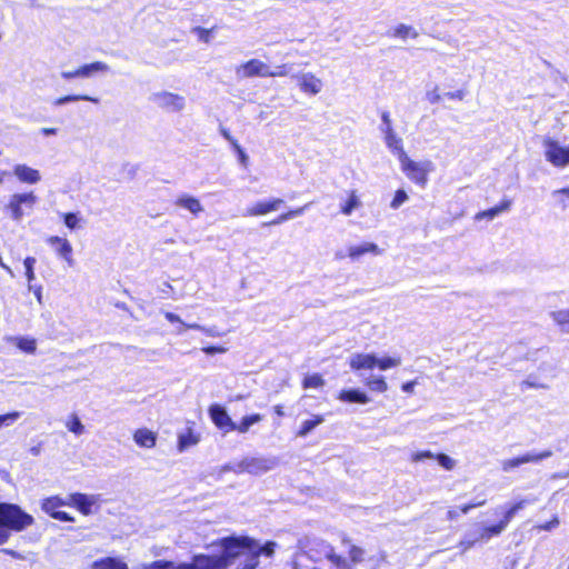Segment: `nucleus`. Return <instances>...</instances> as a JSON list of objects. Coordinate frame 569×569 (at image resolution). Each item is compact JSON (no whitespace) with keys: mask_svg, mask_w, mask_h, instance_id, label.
Segmentation results:
<instances>
[{"mask_svg":"<svg viewBox=\"0 0 569 569\" xmlns=\"http://www.w3.org/2000/svg\"><path fill=\"white\" fill-rule=\"evenodd\" d=\"M545 158L557 168L569 166V146H561L559 141L546 137L542 141Z\"/></svg>","mask_w":569,"mask_h":569,"instance_id":"nucleus-4","label":"nucleus"},{"mask_svg":"<svg viewBox=\"0 0 569 569\" xmlns=\"http://www.w3.org/2000/svg\"><path fill=\"white\" fill-rule=\"evenodd\" d=\"M507 527L499 521L497 525L485 527L479 539L483 541L490 540L495 536H499Z\"/></svg>","mask_w":569,"mask_h":569,"instance_id":"nucleus-33","label":"nucleus"},{"mask_svg":"<svg viewBox=\"0 0 569 569\" xmlns=\"http://www.w3.org/2000/svg\"><path fill=\"white\" fill-rule=\"evenodd\" d=\"M521 387L535 388V389H548L547 383L539 382L533 375H529L526 380L521 382Z\"/></svg>","mask_w":569,"mask_h":569,"instance_id":"nucleus-47","label":"nucleus"},{"mask_svg":"<svg viewBox=\"0 0 569 569\" xmlns=\"http://www.w3.org/2000/svg\"><path fill=\"white\" fill-rule=\"evenodd\" d=\"M17 346L27 353H33L37 349L34 339L20 338Z\"/></svg>","mask_w":569,"mask_h":569,"instance_id":"nucleus-46","label":"nucleus"},{"mask_svg":"<svg viewBox=\"0 0 569 569\" xmlns=\"http://www.w3.org/2000/svg\"><path fill=\"white\" fill-rule=\"evenodd\" d=\"M279 465V459L273 456L268 457H246L241 460V468L244 469V472L250 475L260 476L266 473L272 469H274Z\"/></svg>","mask_w":569,"mask_h":569,"instance_id":"nucleus-5","label":"nucleus"},{"mask_svg":"<svg viewBox=\"0 0 569 569\" xmlns=\"http://www.w3.org/2000/svg\"><path fill=\"white\" fill-rule=\"evenodd\" d=\"M427 99L430 103H438L441 100V96L438 93L437 88L427 92Z\"/></svg>","mask_w":569,"mask_h":569,"instance_id":"nucleus-58","label":"nucleus"},{"mask_svg":"<svg viewBox=\"0 0 569 569\" xmlns=\"http://www.w3.org/2000/svg\"><path fill=\"white\" fill-rule=\"evenodd\" d=\"M299 86L302 91L309 92L311 94L319 93L322 88L321 80L311 73L302 74Z\"/></svg>","mask_w":569,"mask_h":569,"instance_id":"nucleus-19","label":"nucleus"},{"mask_svg":"<svg viewBox=\"0 0 569 569\" xmlns=\"http://www.w3.org/2000/svg\"><path fill=\"white\" fill-rule=\"evenodd\" d=\"M36 202L37 196L33 192L14 193L11 196L8 204L4 207V210L10 212L12 220L20 221L23 217L22 206L32 208Z\"/></svg>","mask_w":569,"mask_h":569,"instance_id":"nucleus-8","label":"nucleus"},{"mask_svg":"<svg viewBox=\"0 0 569 569\" xmlns=\"http://www.w3.org/2000/svg\"><path fill=\"white\" fill-rule=\"evenodd\" d=\"M381 249L373 242H365L359 246H351L348 249V254L351 259H358L366 253L378 256L381 254Z\"/></svg>","mask_w":569,"mask_h":569,"instance_id":"nucleus-17","label":"nucleus"},{"mask_svg":"<svg viewBox=\"0 0 569 569\" xmlns=\"http://www.w3.org/2000/svg\"><path fill=\"white\" fill-rule=\"evenodd\" d=\"M393 37L407 39L408 37L417 38L418 32L411 27L407 26L405 23H400L395 30H393Z\"/></svg>","mask_w":569,"mask_h":569,"instance_id":"nucleus-38","label":"nucleus"},{"mask_svg":"<svg viewBox=\"0 0 569 569\" xmlns=\"http://www.w3.org/2000/svg\"><path fill=\"white\" fill-rule=\"evenodd\" d=\"M552 320L561 328V331L569 333V308L552 311L550 313Z\"/></svg>","mask_w":569,"mask_h":569,"instance_id":"nucleus-30","label":"nucleus"},{"mask_svg":"<svg viewBox=\"0 0 569 569\" xmlns=\"http://www.w3.org/2000/svg\"><path fill=\"white\" fill-rule=\"evenodd\" d=\"M52 518L64 522L73 521V518L69 513L60 510H58L56 513H52Z\"/></svg>","mask_w":569,"mask_h":569,"instance_id":"nucleus-56","label":"nucleus"},{"mask_svg":"<svg viewBox=\"0 0 569 569\" xmlns=\"http://www.w3.org/2000/svg\"><path fill=\"white\" fill-rule=\"evenodd\" d=\"M33 521V517L18 505L0 503V546L9 540L11 531H22Z\"/></svg>","mask_w":569,"mask_h":569,"instance_id":"nucleus-1","label":"nucleus"},{"mask_svg":"<svg viewBox=\"0 0 569 569\" xmlns=\"http://www.w3.org/2000/svg\"><path fill=\"white\" fill-rule=\"evenodd\" d=\"M342 543L349 546V558L351 563L357 565L363 561L366 553L365 549L356 545H351V540L348 537L342 538Z\"/></svg>","mask_w":569,"mask_h":569,"instance_id":"nucleus-29","label":"nucleus"},{"mask_svg":"<svg viewBox=\"0 0 569 569\" xmlns=\"http://www.w3.org/2000/svg\"><path fill=\"white\" fill-rule=\"evenodd\" d=\"M408 200V194L403 189H398L390 202V208L397 210Z\"/></svg>","mask_w":569,"mask_h":569,"instance_id":"nucleus-45","label":"nucleus"},{"mask_svg":"<svg viewBox=\"0 0 569 569\" xmlns=\"http://www.w3.org/2000/svg\"><path fill=\"white\" fill-rule=\"evenodd\" d=\"M325 421V418L320 415H313L311 419L305 420L300 429L297 432V437H307L316 427L321 425Z\"/></svg>","mask_w":569,"mask_h":569,"instance_id":"nucleus-26","label":"nucleus"},{"mask_svg":"<svg viewBox=\"0 0 569 569\" xmlns=\"http://www.w3.org/2000/svg\"><path fill=\"white\" fill-rule=\"evenodd\" d=\"M352 370L373 369L377 365V357L373 353H355L349 361Z\"/></svg>","mask_w":569,"mask_h":569,"instance_id":"nucleus-16","label":"nucleus"},{"mask_svg":"<svg viewBox=\"0 0 569 569\" xmlns=\"http://www.w3.org/2000/svg\"><path fill=\"white\" fill-rule=\"evenodd\" d=\"M21 416L22 412L20 411H12L4 415H0V429L3 427L12 426Z\"/></svg>","mask_w":569,"mask_h":569,"instance_id":"nucleus-43","label":"nucleus"},{"mask_svg":"<svg viewBox=\"0 0 569 569\" xmlns=\"http://www.w3.org/2000/svg\"><path fill=\"white\" fill-rule=\"evenodd\" d=\"M236 73L241 78L267 77L269 73V66L258 59H251L239 66Z\"/></svg>","mask_w":569,"mask_h":569,"instance_id":"nucleus-11","label":"nucleus"},{"mask_svg":"<svg viewBox=\"0 0 569 569\" xmlns=\"http://www.w3.org/2000/svg\"><path fill=\"white\" fill-rule=\"evenodd\" d=\"M276 542L268 541L263 546H259L254 540L251 539V547L249 553H256L257 559L259 560L260 555H266L268 557L272 556L276 548Z\"/></svg>","mask_w":569,"mask_h":569,"instance_id":"nucleus-31","label":"nucleus"},{"mask_svg":"<svg viewBox=\"0 0 569 569\" xmlns=\"http://www.w3.org/2000/svg\"><path fill=\"white\" fill-rule=\"evenodd\" d=\"M261 420L262 416L260 413L244 416L239 423L233 422V425L231 426V430H237L240 433H246L248 432L252 425L258 423Z\"/></svg>","mask_w":569,"mask_h":569,"instance_id":"nucleus-25","label":"nucleus"},{"mask_svg":"<svg viewBox=\"0 0 569 569\" xmlns=\"http://www.w3.org/2000/svg\"><path fill=\"white\" fill-rule=\"evenodd\" d=\"M150 100L168 112H179L186 106L184 97L169 91L154 92Z\"/></svg>","mask_w":569,"mask_h":569,"instance_id":"nucleus-6","label":"nucleus"},{"mask_svg":"<svg viewBox=\"0 0 569 569\" xmlns=\"http://www.w3.org/2000/svg\"><path fill=\"white\" fill-rule=\"evenodd\" d=\"M192 32L198 34L200 41H202L204 43L210 42L211 30L202 28V27H196V28H193Z\"/></svg>","mask_w":569,"mask_h":569,"instance_id":"nucleus-51","label":"nucleus"},{"mask_svg":"<svg viewBox=\"0 0 569 569\" xmlns=\"http://www.w3.org/2000/svg\"><path fill=\"white\" fill-rule=\"evenodd\" d=\"M258 565L259 560L257 559V555L248 553L242 567L238 569H257Z\"/></svg>","mask_w":569,"mask_h":569,"instance_id":"nucleus-50","label":"nucleus"},{"mask_svg":"<svg viewBox=\"0 0 569 569\" xmlns=\"http://www.w3.org/2000/svg\"><path fill=\"white\" fill-rule=\"evenodd\" d=\"M198 437L189 429L187 433L179 435L178 447L180 451L186 450L188 447L196 445Z\"/></svg>","mask_w":569,"mask_h":569,"instance_id":"nucleus-36","label":"nucleus"},{"mask_svg":"<svg viewBox=\"0 0 569 569\" xmlns=\"http://www.w3.org/2000/svg\"><path fill=\"white\" fill-rule=\"evenodd\" d=\"M283 202L282 199H273L269 202H258L252 208L247 210V216H262L270 211H274L279 208V206Z\"/></svg>","mask_w":569,"mask_h":569,"instance_id":"nucleus-18","label":"nucleus"},{"mask_svg":"<svg viewBox=\"0 0 569 569\" xmlns=\"http://www.w3.org/2000/svg\"><path fill=\"white\" fill-rule=\"evenodd\" d=\"M63 222L64 224L73 230L78 227V223H79V217L77 213H73V212H68V213H63Z\"/></svg>","mask_w":569,"mask_h":569,"instance_id":"nucleus-49","label":"nucleus"},{"mask_svg":"<svg viewBox=\"0 0 569 569\" xmlns=\"http://www.w3.org/2000/svg\"><path fill=\"white\" fill-rule=\"evenodd\" d=\"M436 460L446 470H452L456 466L455 460L446 453L436 455Z\"/></svg>","mask_w":569,"mask_h":569,"instance_id":"nucleus-48","label":"nucleus"},{"mask_svg":"<svg viewBox=\"0 0 569 569\" xmlns=\"http://www.w3.org/2000/svg\"><path fill=\"white\" fill-rule=\"evenodd\" d=\"M184 329H194V330H206L204 327L198 325V323H186L183 322V327H181L179 330H178V333L181 335L183 332Z\"/></svg>","mask_w":569,"mask_h":569,"instance_id":"nucleus-61","label":"nucleus"},{"mask_svg":"<svg viewBox=\"0 0 569 569\" xmlns=\"http://www.w3.org/2000/svg\"><path fill=\"white\" fill-rule=\"evenodd\" d=\"M240 466H241V461H239L237 463H231V462L227 463L221 467V472L233 471L236 473H242V472H244V469H242Z\"/></svg>","mask_w":569,"mask_h":569,"instance_id":"nucleus-52","label":"nucleus"},{"mask_svg":"<svg viewBox=\"0 0 569 569\" xmlns=\"http://www.w3.org/2000/svg\"><path fill=\"white\" fill-rule=\"evenodd\" d=\"M339 400L343 402H355V403H368L370 401V398L359 389H348L342 390L339 393Z\"/></svg>","mask_w":569,"mask_h":569,"instance_id":"nucleus-21","label":"nucleus"},{"mask_svg":"<svg viewBox=\"0 0 569 569\" xmlns=\"http://www.w3.org/2000/svg\"><path fill=\"white\" fill-rule=\"evenodd\" d=\"M202 351L206 355L212 356V355H216V353H223V352L227 351V349L224 347L209 346V347L202 348Z\"/></svg>","mask_w":569,"mask_h":569,"instance_id":"nucleus-55","label":"nucleus"},{"mask_svg":"<svg viewBox=\"0 0 569 569\" xmlns=\"http://www.w3.org/2000/svg\"><path fill=\"white\" fill-rule=\"evenodd\" d=\"M209 416L213 423L220 428H228V430H231V426L233 425L232 419L229 417L227 410L220 406V405H212L209 408Z\"/></svg>","mask_w":569,"mask_h":569,"instance_id":"nucleus-12","label":"nucleus"},{"mask_svg":"<svg viewBox=\"0 0 569 569\" xmlns=\"http://www.w3.org/2000/svg\"><path fill=\"white\" fill-rule=\"evenodd\" d=\"M47 241L51 246H57V248H56L57 253L61 258H63L68 262L69 266L73 264L72 247L67 239L58 237V236H51L48 238Z\"/></svg>","mask_w":569,"mask_h":569,"instance_id":"nucleus-14","label":"nucleus"},{"mask_svg":"<svg viewBox=\"0 0 569 569\" xmlns=\"http://www.w3.org/2000/svg\"><path fill=\"white\" fill-rule=\"evenodd\" d=\"M366 385L372 391L385 392L388 389V385L382 376L367 379Z\"/></svg>","mask_w":569,"mask_h":569,"instance_id":"nucleus-37","label":"nucleus"},{"mask_svg":"<svg viewBox=\"0 0 569 569\" xmlns=\"http://www.w3.org/2000/svg\"><path fill=\"white\" fill-rule=\"evenodd\" d=\"M401 365L400 357H383L381 359L377 358V365L380 370H387L389 368H395Z\"/></svg>","mask_w":569,"mask_h":569,"instance_id":"nucleus-39","label":"nucleus"},{"mask_svg":"<svg viewBox=\"0 0 569 569\" xmlns=\"http://www.w3.org/2000/svg\"><path fill=\"white\" fill-rule=\"evenodd\" d=\"M220 546L222 552L216 557L227 569L238 558L246 560L248 552H250L251 539L248 537H227L220 540Z\"/></svg>","mask_w":569,"mask_h":569,"instance_id":"nucleus-2","label":"nucleus"},{"mask_svg":"<svg viewBox=\"0 0 569 569\" xmlns=\"http://www.w3.org/2000/svg\"><path fill=\"white\" fill-rule=\"evenodd\" d=\"M551 197L562 209H566L569 201V187L552 191Z\"/></svg>","mask_w":569,"mask_h":569,"instance_id":"nucleus-41","label":"nucleus"},{"mask_svg":"<svg viewBox=\"0 0 569 569\" xmlns=\"http://www.w3.org/2000/svg\"><path fill=\"white\" fill-rule=\"evenodd\" d=\"M70 503L73 505L82 515H90L92 506L97 502L96 496H89L86 493H71L69 496Z\"/></svg>","mask_w":569,"mask_h":569,"instance_id":"nucleus-13","label":"nucleus"},{"mask_svg":"<svg viewBox=\"0 0 569 569\" xmlns=\"http://www.w3.org/2000/svg\"><path fill=\"white\" fill-rule=\"evenodd\" d=\"M445 97H447L449 99H457V100L461 101L466 97V91L460 89V90H457V91H453V92H447V93H445Z\"/></svg>","mask_w":569,"mask_h":569,"instance_id":"nucleus-57","label":"nucleus"},{"mask_svg":"<svg viewBox=\"0 0 569 569\" xmlns=\"http://www.w3.org/2000/svg\"><path fill=\"white\" fill-rule=\"evenodd\" d=\"M398 159L400 161L401 169L407 174V177L416 184L425 188L428 182V172L430 171L431 162H416L408 157L406 151L400 152Z\"/></svg>","mask_w":569,"mask_h":569,"instance_id":"nucleus-3","label":"nucleus"},{"mask_svg":"<svg viewBox=\"0 0 569 569\" xmlns=\"http://www.w3.org/2000/svg\"><path fill=\"white\" fill-rule=\"evenodd\" d=\"M558 525H559V520L557 517H555L552 520L540 526V529L545 530V531H550V530L555 529L556 527H558Z\"/></svg>","mask_w":569,"mask_h":569,"instance_id":"nucleus-60","label":"nucleus"},{"mask_svg":"<svg viewBox=\"0 0 569 569\" xmlns=\"http://www.w3.org/2000/svg\"><path fill=\"white\" fill-rule=\"evenodd\" d=\"M13 174L24 183L36 184L41 180L40 172L27 164L14 166Z\"/></svg>","mask_w":569,"mask_h":569,"instance_id":"nucleus-15","label":"nucleus"},{"mask_svg":"<svg viewBox=\"0 0 569 569\" xmlns=\"http://www.w3.org/2000/svg\"><path fill=\"white\" fill-rule=\"evenodd\" d=\"M133 439L140 447L152 448L156 446L157 436L148 429H138L133 435Z\"/></svg>","mask_w":569,"mask_h":569,"instance_id":"nucleus-22","label":"nucleus"},{"mask_svg":"<svg viewBox=\"0 0 569 569\" xmlns=\"http://www.w3.org/2000/svg\"><path fill=\"white\" fill-rule=\"evenodd\" d=\"M482 505H485V500H482V501H475L473 503H468V505L461 507L460 510H461L462 513H468L471 509L480 507Z\"/></svg>","mask_w":569,"mask_h":569,"instance_id":"nucleus-62","label":"nucleus"},{"mask_svg":"<svg viewBox=\"0 0 569 569\" xmlns=\"http://www.w3.org/2000/svg\"><path fill=\"white\" fill-rule=\"evenodd\" d=\"M177 206L189 210L193 214H198L199 212L203 211V207L200 203V201L191 196H182L178 198Z\"/></svg>","mask_w":569,"mask_h":569,"instance_id":"nucleus-24","label":"nucleus"},{"mask_svg":"<svg viewBox=\"0 0 569 569\" xmlns=\"http://www.w3.org/2000/svg\"><path fill=\"white\" fill-rule=\"evenodd\" d=\"M436 459V456L431 451H421L412 456L413 461H422L425 459Z\"/></svg>","mask_w":569,"mask_h":569,"instance_id":"nucleus-54","label":"nucleus"},{"mask_svg":"<svg viewBox=\"0 0 569 569\" xmlns=\"http://www.w3.org/2000/svg\"><path fill=\"white\" fill-rule=\"evenodd\" d=\"M164 317L168 321L170 322H179L181 325V327H183V321L181 320V318L173 313V312H166L164 313Z\"/></svg>","mask_w":569,"mask_h":569,"instance_id":"nucleus-63","label":"nucleus"},{"mask_svg":"<svg viewBox=\"0 0 569 569\" xmlns=\"http://www.w3.org/2000/svg\"><path fill=\"white\" fill-rule=\"evenodd\" d=\"M552 456V452L550 450H545L540 453H536V452H527L525 453L523 456H520V457H517V458H512V459H507V460H503L501 462V469L505 471V472H509L511 471L512 469L523 465V463H529V462H539L543 459H547L549 457Z\"/></svg>","mask_w":569,"mask_h":569,"instance_id":"nucleus-10","label":"nucleus"},{"mask_svg":"<svg viewBox=\"0 0 569 569\" xmlns=\"http://www.w3.org/2000/svg\"><path fill=\"white\" fill-rule=\"evenodd\" d=\"M286 74H287L286 67L281 66V67H278L276 71L269 70V73L267 77H283Z\"/></svg>","mask_w":569,"mask_h":569,"instance_id":"nucleus-64","label":"nucleus"},{"mask_svg":"<svg viewBox=\"0 0 569 569\" xmlns=\"http://www.w3.org/2000/svg\"><path fill=\"white\" fill-rule=\"evenodd\" d=\"M76 101H90L93 103H99V99L94 98V97H90L87 94H68V96L57 98L53 101V106L60 107V106H63V104H67L70 102H76Z\"/></svg>","mask_w":569,"mask_h":569,"instance_id":"nucleus-27","label":"nucleus"},{"mask_svg":"<svg viewBox=\"0 0 569 569\" xmlns=\"http://www.w3.org/2000/svg\"><path fill=\"white\" fill-rule=\"evenodd\" d=\"M24 269H26V277L29 283V290H32L31 282L34 280V264H36V258L33 257H27L23 261Z\"/></svg>","mask_w":569,"mask_h":569,"instance_id":"nucleus-42","label":"nucleus"},{"mask_svg":"<svg viewBox=\"0 0 569 569\" xmlns=\"http://www.w3.org/2000/svg\"><path fill=\"white\" fill-rule=\"evenodd\" d=\"M381 121L382 123L379 129L385 136L386 146L392 153L398 157L400 152H405L402 147V139L396 134L392 128L390 113L388 111H383L381 113Z\"/></svg>","mask_w":569,"mask_h":569,"instance_id":"nucleus-7","label":"nucleus"},{"mask_svg":"<svg viewBox=\"0 0 569 569\" xmlns=\"http://www.w3.org/2000/svg\"><path fill=\"white\" fill-rule=\"evenodd\" d=\"M325 385V380L318 373L306 376L302 381V387L305 389L309 388H320Z\"/></svg>","mask_w":569,"mask_h":569,"instance_id":"nucleus-40","label":"nucleus"},{"mask_svg":"<svg viewBox=\"0 0 569 569\" xmlns=\"http://www.w3.org/2000/svg\"><path fill=\"white\" fill-rule=\"evenodd\" d=\"M326 558L337 568V569H352L351 563L343 557L337 555L335 549L331 546L327 547Z\"/></svg>","mask_w":569,"mask_h":569,"instance_id":"nucleus-28","label":"nucleus"},{"mask_svg":"<svg viewBox=\"0 0 569 569\" xmlns=\"http://www.w3.org/2000/svg\"><path fill=\"white\" fill-rule=\"evenodd\" d=\"M308 206L309 204H305L302 207H299L297 209H293L286 213H282L279 217H277L274 220H272L271 222H267L266 224H281L288 220L300 217L305 212V210L307 209Z\"/></svg>","mask_w":569,"mask_h":569,"instance_id":"nucleus-32","label":"nucleus"},{"mask_svg":"<svg viewBox=\"0 0 569 569\" xmlns=\"http://www.w3.org/2000/svg\"><path fill=\"white\" fill-rule=\"evenodd\" d=\"M536 502V498H526V499H522L516 503H513L511 507L512 509H515L516 512L522 510L523 508H526L528 505H532Z\"/></svg>","mask_w":569,"mask_h":569,"instance_id":"nucleus-53","label":"nucleus"},{"mask_svg":"<svg viewBox=\"0 0 569 569\" xmlns=\"http://www.w3.org/2000/svg\"><path fill=\"white\" fill-rule=\"evenodd\" d=\"M360 206V201L355 192L351 193L348 201L341 207V212L346 216H350L352 211Z\"/></svg>","mask_w":569,"mask_h":569,"instance_id":"nucleus-44","label":"nucleus"},{"mask_svg":"<svg viewBox=\"0 0 569 569\" xmlns=\"http://www.w3.org/2000/svg\"><path fill=\"white\" fill-rule=\"evenodd\" d=\"M510 207H511V200L505 199L501 201L500 204H498L493 208H490L488 210L478 212L476 214L475 219L476 220H482V219L493 220L501 212L508 211L510 209Z\"/></svg>","mask_w":569,"mask_h":569,"instance_id":"nucleus-20","label":"nucleus"},{"mask_svg":"<svg viewBox=\"0 0 569 569\" xmlns=\"http://www.w3.org/2000/svg\"><path fill=\"white\" fill-rule=\"evenodd\" d=\"M92 569H129L128 565L122 560L113 557H107L96 560L92 563Z\"/></svg>","mask_w":569,"mask_h":569,"instance_id":"nucleus-23","label":"nucleus"},{"mask_svg":"<svg viewBox=\"0 0 569 569\" xmlns=\"http://www.w3.org/2000/svg\"><path fill=\"white\" fill-rule=\"evenodd\" d=\"M109 71V66L102 61H96L89 64H83L73 71H62L61 77L64 80L74 78H91L97 72Z\"/></svg>","mask_w":569,"mask_h":569,"instance_id":"nucleus-9","label":"nucleus"},{"mask_svg":"<svg viewBox=\"0 0 569 569\" xmlns=\"http://www.w3.org/2000/svg\"><path fill=\"white\" fill-rule=\"evenodd\" d=\"M63 505L64 502L59 497H50L43 500L42 510L52 517V513H56L58 508Z\"/></svg>","mask_w":569,"mask_h":569,"instance_id":"nucleus-34","label":"nucleus"},{"mask_svg":"<svg viewBox=\"0 0 569 569\" xmlns=\"http://www.w3.org/2000/svg\"><path fill=\"white\" fill-rule=\"evenodd\" d=\"M66 427L70 432L77 436H80L84 432V426L76 413H72L69 417V420L66 422Z\"/></svg>","mask_w":569,"mask_h":569,"instance_id":"nucleus-35","label":"nucleus"},{"mask_svg":"<svg viewBox=\"0 0 569 569\" xmlns=\"http://www.w3.org/2000/svg\"><path fill=\"white\" fill-rule=\"evenodd\" d=\"M516 511L515 509H512V507H510L503 515V518L500 520L506 527L508 526V523L512 520V518L516 516Z\"/></svg>","mask_w":569,"mask_h":569,"instance_id":"nucleus-59","label":"nucleus"}]
</instances>
